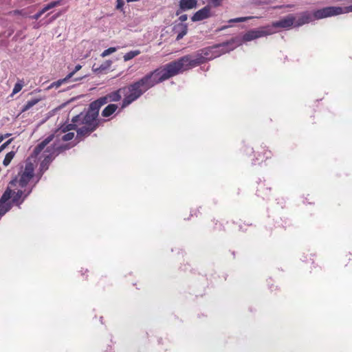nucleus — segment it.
<instances>
[{
  "mask_svg": "<svg viewBox=\"0 0 352 352\" xmlns=\"http://www.w3.org/2000/svg\"><path fill=\"white\" fill-rule=\"evenodd\" d=\"M108 102H109V100L105 95L92 102L90 105L99 112L100 107Z\"/></svg>",
  "mask_w": 352,
  "mask_h": 352,
  "instance_id": "15",
  "label": "nucleus"
},
{
  "mask_svg": "<svg viewBox=\"0 0 352 352\" xmlns=\"http://www.w3.org/2000/svg\"><path fill=\"white\" fill-rule=\"evenodd\" d=\"M98 115L99 112L89 104L88 110L85 113H81L72 118V124H63L57 129L53 134L50 135L39 143L34 148V153L36 155H38L45 147L53 140L54 137L58 138L60 135L65 133L66 131L76 129L75 126H77L78 124H87L91 126H94V128L97 129L99 125V120H98Z\"/></svg>",
  "mask_w": 352,
  "mask_h": 352,
  "instance_id": "3",
  "label": "nucleus"
},
{
  "mask_svg": "<svg viewBox=\"0 0 352 352\" xmlns=\"http://www.w3.org/2000/svg\"><path fill=\"white\" fill-rule=\"evenodd\" d=\"M342 14L352 12V5L349 6L341 7Z\"/></svg>",
  "mask_w": 352,
  "mask_h": 352,
  "instance_id": "33",
  "label": "nucleus"
},
{
  "mask_svg": "<svg viewBox=\"0 0 352 352\" xmlns=\"http://www.w3.org/2000/svg\"><path fill=\"white\" fill-rule=\"evenodd\" d=\"M25 189L24 190H22V192H24V193H23V196L21 198H24V200L30 195V193L32 192V188H30V187H24Z\"/></svg>",
  "mask_w": 352,
  "mask_h": 352,
  "instance_id": "29",
  "label": "nucleus"
},
{
  "mask_svg": "<svg viewBox=\"0 0 352 352\" xmlns=\"http://www.w3.org/2000/svg\"><path fill=\"white\" fill-rule=\"evenodd\" d=\"M313 14L316 20L341 14L342 10L340 6H329L315 10Z\"/></svg>",
  "mask_w": 352,
  "mask_h": 352,
  "instance_id": "6",
  "label": "nucleus"
},
{
  "mask_svg": "<svg viewBox=\"0 0 352 352\" xmlns=\"http://www.w3.org/2000/svg\"><path fill=\"white\" fill-rule=\"evenodd\" d=\"M23 88V83L21 82H18L14 85V87L12 89V92L11 96H14V94L19 92Z\"/></svg>",
  "mask_w": 352,
  "mask_h": 352,
  "instance_id": "25",
  "label": "nucleus"
},
{
  "mask_svg": "<svg viewBox=\"0 0 352 352\" xmlns=\"http://www.w3.org/2000/svg\"><path fill=\"white\" fill-rule=\"evenodd\" d=\"M70 131H66L65 135H63L60 139L63 140V141H69V140H71L74 138V133L73 132H69Z\"/></svg>",
  "mask_w": 352,
  "mask_h": 352,
  "instance_id": "24",
  "label": "nucleus"
},
{
  "mask_svg": "<svg viewBox=\"0 0 352 352\" xmlns=\"http://www.w3.org/2000/svg\"><path fill=\"white\" fill-rule=\"evenodd\" d=\"M65 3V0H57V1H51L50 3L44 6V7L41 10H39L38 12H36L35 14L31 16L30 18L34 20H38L47 11H48L55 7L64 5Z\"/></svg>",
  "mask_w": 352,
  "mask_h": 352,
  "instance_id": "10",
  "label": "nucleus"
},
{
  "mask_svg": "<svg viewBox=\"0 0 352 352\" xmlns=\"http://www.w3.org/2000/svg\"><path fill=\"white\" fill-rule=\"evenodd\" d=\"M116 51H117V47H109L102 52V53L101 54V56L102 57L107 56Z\"/></svg>",
  "mask_w": 352,
  "mask_h": 352,
  "instance_id": "26",
  "label": "nucleus"
},
{
  "mask_svg": "<svg viewBox=\"0 0 352 352\" xmlns=\"http://www.w3.org/2000/svg\"><path fill=\"white\" fill-rule=\"evenodd\" d=\"M83 77H80L79 78H78V80H80V79H82ZM75 80H77V79H76Z\"/></svg>",
  "mask_w": 352,
  "mask_h": 352,
  "instance_id": "41",
  "label": "nucleus"
},
{
  "mask_svg": "<svg viewBox=\"0 0 352 352\" xmlns=\"http://www.w3.org/2000/svg\"><path fill=\"white\" fill-rule=\"evenodd\" d=\"M223 0H210L214 7H218L221 4Z\"/></svg>",
  "mask_w": 352,
  "mask_h": 352,
  "instance_id": "35",
  "label": "nucleus"
},
{
  "mask_svg": "<svg viewBox=\"0 0 352 352\" xmlns=\"http://www.w3.org/2000/svg\"><path fill=\"white\" fill-rule=\"evenodd\" d=\"M12 190L8 187L0 198V219L12 208V203L8 200L12 197Z\"/></svg>",
  "mask_w": 352,
  "mask_h": 352,
  "instance_id": "7",
  "label": "nucleus"
},
{
  "mask_svg": "<svg viewBox=\"0 0 352 352\" xmlns=\"http://www.w3.org/2000/svg\"><path fill=\"white\" fill-rule=\"evenodd\" d=\"M23 193H24V192H22V190H19L16 192L12 191V196L13 195L12 203L17 206L19 208H20L21 204L24 201V198H21Z\"/></svg>",
  "mask_w": 352,
  "mask_h": 352,
  "instance_id": "17",
  "label": "nucleus"
},
{
  "mask_svg": "<svg viewBox=\"0 0 352 352\" xmlns=\"http://www.w3.org/2000/svg\"><path fill=\"white\" fill-rule=\"evenodd\" d=\"M239 38L221 44L203 48L193 54L184 56L176 60L167 63L173 76L185 71L197 67L208 60H210L221 54L233 50L236 45H241Z\"/></svg>",
  "mask_w": 352,
  "mask_h": 352,
  "instance_id": "1",
  "label": "nucleus"
},
{
  "mask_svg": "<svg viewBox=\"0 0 352 352\" xmlns=\"http://www.w3.org/2000/svg\"><path fill=\"white\" fill-rule=\"evenodd\" d=\"M127 2L137 1L138 0H126Z\"/></svg>",
  "mask_w": 352,
  "mask_h": 352,
  "instance_id": "40",
  "label": "nucleus"
},
{
  "mask_svg": "<svg viewBox=\"0 0 352 352\" xmlns=\"http://www.w3.org/2000/svg\"><path fill=\"white\" fill-rule=\"evenodd\" d=\"M210 16V7L206 6L199 10L197 11L191 17L193 22L202 21Z\"/></svg>",
  "mask_w": 352,
  "mask_h": 352,
  "instance_id": "12",
  "label": "nucleus"
},
{
  "mask_svg": "<svg viewBox=\"0 0 352 352\" xmlns=\"http://www.w3.org/2000/svg\"><path fill=\"white\" fill-rule=\"evenodd\" d=\"M25 189L24 190H22V192H24V193H23V196L21 198H24V200L30 195V193L32 192V188H30V187H24Z\"/></svg>",
  "mask_w": 352,
  "mask_h": 352,
  "instance_id": "30",
  "label": "nucleus"
},
{
  "mask_svg": "<svg viewBox=\"0 0 352 352\" xmlns=\"http://www.w3.org/2000/svg\"><path fill=\"white\" fill-rule=\"evenodd\" d=\"M122 94H123L122 87L119 89L110 92L107 94V96L109 102H118L122 98Z\"/></svg>",
  "mask_w": 352,
  "mask_h": 352,
  "instance_id": "16",
  "label": "nucleus"
},
{
  "mask_svg": "<svg viewBox=\"0 0 352 352\" xmlns=\"http://www.w3.org/2000/svg\"><path fill=\"white\" fill-rule=\"evenodd\" d=\"M228 28V26H226H226H223L222 28H221L219 29V30H225V29H226V28Z\"/></svg>",
  "mask_w": 352,
  "mask_h": 352,
  "instance_id": "39",
  "label": "nucleus"
},
{
  "mask_svg": "<svg viewBox=\"0 0 352 352\" xmlns=\"http://www.w3.org/2000/svg\"><path fill=\"white\" fill-rule=\"evenodd\" d=\"M10 140L7 141L6 142H5L4 144H3L1 146H0V151L3 149L5 147H6V146L10 142Z\"/></svg>",
  "mask_w": 352,
  "mask_h": 352,
  "instance_id": "37",
  "label": "nucleus"
},
{
  "mask_svg": "<svg viewBox=\"0 0 352 352\" xmlns=\"http://www.w3.org/2000/svg\"><path fill=\"white\" fill-rule=\"evenodd\" d=\"M96 129V128H94V126H91L87 124H82L81 127L76 129L77 138L81 140L84 138L89 136Z\"/></svg>",
  "mask_w": 352,
  "mask_h": 352,
  "instance_id": "14",
  "label": "nucleus"
},
{
  "mask_svg": "<svg viewBox=\"0 0 352 352\" xmlns=\"http://www.w3.org/2000/svg\"><path fill=\"white\" fill-rule=\"evenodd\" d=\"M69 148L67 144L61 145L59 146H56L53 145V146L48 151L50 153L45 156V159L41 163V167H43L47 164L50 163L56 155H58L61 152Z\"/></svg>",
  "mask_w": 352,
  "mask_h": 352,
  "instance_id": "9",
  "label": "nucleus"
},
{
  "mask_svg": "<svg viewBox=\"0 0 352 352\" xmlns=\"http://www.w3.org/2000/svg\"><path fill=\"white\" fill-rule=\"evenodd\" d=\"M81 68L82 66L80 65H76L74 69L67 75V78L70 79L75 74V73L79 71Z\"/></svg>",
  "mask_w": 352,
  "mask_h": 352,
  "instance_id": "32",
  "label": "nucleus"
},
{
  "mask_svg": "<svg viewBox=\"0 0 352 352\" xmlns=\"http://www.w3.org/2000/svg\"><path fill=\"white\" fill-rule=\"evenodd\" d=\"M295 23V16L293 14H289L287 16L280 19L279 21H274L271 25H267V28H272V30L275 29H289Z\"/></svg>",
  "mask_w": 352,
  "mask_h": 352,
  "instance_id": "8",
  "label": "nucleus"
},
{
  "mask_svg": "<svg viewBox=\"0 0 352 352\" xmlns=\"http://www.w3.org/2000/svg\"><path fill=\"white\" fill-rule=\"evenodd\" d=\"M34 164L31 162H26L25 167L21 166L17 176L13 178L9 184L11 186H14L18 183L21 188L26 187L34 177Z\"/></svg>",
  "mask_w": 352,
  "mask_h": 352,
  "instance_id": "4",
  "label": "nucleus"
},
{
  "mask_svg": "<svg viewBox=\"0 0 352 352\" xmlns=\"http://www.w3.org/2000/svg\"><path fill=\"white\" fill-rule=\"evenodd\" d=\"M175 30L177 31L176 40L179 41L187 34L188 26L186 24L180 23L175 27Z\"/></svg>",
  "mask_w": 352,
  "mask_h": 352,
  "instance_id": "18",
  "label": "nucleus"
},
{
  "mask_svg": "<svg viewBox=\"0 0 352 352\" xmlns=\"http://www.w3.org/2000/svg\"><path fill=\"white\" fill-rule=\"evenodd\" d=\"M118 109V105L115 104H110L107 105L102 111L103 117H109L112 115Z\"/></svg>",
  "mask_w": 352,
  "mask_h": 352,
  "instance_id": "19",
  "label": "nucleus"
},
{
  "mask_svg": "<svg viewBox=\"0 0 352 352\" xmlns=\"http://www.w3.org/2000/svg\"><path fill=\"white\" fill-rule=\"evenodd\" d=\"M315 20L314 14L309 12H303L300 14V16L296 21L294 26L299 27L304 24L309 23V22Z\"/></svg>",
  "mask_w": 352,
  "mask_h": 352,
  "instance_id": "13",
  "label": "nucleus"
},
{
  "mask_svg": "<svg viewBox=\"0 0 352 352\" xmlns=\"http://www.w3.org/2000/svg\"><path fill=\"white\" fill-rule=\"evenodd\" d=\"M188 19V16L187 14H182L179 17V20L181 21V22H184V21H186Z\"/></svg>",
  "mask_w": 352,
  "mask_h": 352,
  "instance_id": "36",
  "label": "nucleus"
},
{
  "mask_svg": "<svg viewBox=\"0 0 352 352\" xmlns=\"http://www.w3.org/2000/svg\"><path fill=\"white\" fill-rule=\"evenodd\" d=\"M14 155H15L14 151H10V152L8 153L3 161V164L5 166H8L10 164V163L11 162L12 160L14 158Z\"/></svg>",
  "mask_w": 352,
  "mask_h": 352,
  "instance_id": "23",
  "label": "nucleus"
},
{
  "mask_svg": "<svg viewBox=\"0 0 352 352\" xmlns=\"http://www.w3.org/2000/svg\"><path fill=\"white\" fill-rule=\"evenodd\" d=\"M197 6V0H180L179 9L177 10L175 14L179 15L182 12L195 8Z\"/></svg>",
  "mask_w": 352,
  "mask_h": 352,
  "instance_id": "11",
  "label": "nucleus"
},
{
  "mask_svg": "<svg viewBox=\"0 0 352 352\" xmlns=\"http://www.w3.org/2000/svg\"><path fill=\"white\" fill-rule=\"evenodd\" d=\"M25 189L24 190H22V192H24V193H23V196L21 198H24V200L30 195V193L32 192V188H30V187H24Z\"/></svg>",
  "mask_w": 352,
  "mask_h": 352,
  "instance_id": "31",
  "label": "nucleus"
},
{
  "mask_svg": "<svg viewBox=\"0 0 352 352\" xmlns=\"http://www.w3.org/2000/svg\"><path fill=\"white\" fill-rule=\"evenodd\" d=\"M251 18L252 17H250V16L234 18V19H230L228 21V23H231L245 22Z\"/></svg>",
  "mask_w": 352,
  "mask_h": 352,
  "instance_id": "27",
  "label": "nucleus"
},
{
  "mask_svg": "<svg viewBox=\"0 0 352 352\" xmlns=\"http://www.w3.org/2000/svg\"><path fill=\"white\" fill-rule=\"evenodd\" d=\"M40 99L38 98H34L32 100H28L23 107L22 111H26L31 109L33 106L39 102Z\"/></svg>",
  "mask_w": 352,
  "mask_h": 352,
  "instance_id": "21",
  "label": "nucleus"
},
{
  "mask_svg": "<svg viewBox=\"0 0 352 352\" xmlns=\"http://www.w3.org/2000/svg\"><path fill=\"white\" fill-rule=\"evenodd\" d=\"M173 75L168 67L167 64L162 67L157 68L153 72L146 74L140 80L122 87L124 99L122 103V108H124L138 100L149 89L155 85L162 82Z\"/></svg>",
  "mask_w": 352,
  "mask_h": 352,
  "instance_id": "2",
  "label": "nucleus"
},
{
  "mask_svg": "<svg viewBox=\"0 0 352 352\" xmlns=\"http://www.w3.org/2000/svg\"><path fill=\"white\" fill-rule=\"evenodd\" d=\"M124 5V0H117L116 1V8L117 9H122V7Z\"/></svg>",
  "mask_w": 352,
  "mask_h": 352,
  "instance_id": "34",
  "label": "nucleus"
},
{
  "mask_svg": "<svg viewBox=\"0 0 352 352\" xmlns=\"http://www.w3.org/2000/svg\"><path fill=\"white\" fill-rule=\"evenodd\" d=\"M140 54V50L130 51L124 55V56H123L124 60V61L130 60L133 59V58H135V56H137L138 55H139Z\"/></svg>",
  "mask_w": 352,
  "mask_h": 352,
  "instance_id": "22",
  "label": "nucleus"
},
{
  "mask_svg": "<svg viewBox=\"0 0 352 352\" xmlns=\"http://www.w3.org/2000/svg\"><path fill=\"white\" fill-rule=\"evenodd\" d=\"M275 33L274 30H272V28L261 27L257 29H253L248 31L243 35L242 40L243 41H251L252 40L263 37L267 35H271Z\"/></svg>",
  "mask_w": 352,
  "mask_h": 352,
  "instance_id": "5",
  "label": "nucleus"
},
{
  "mask_svg": "<svg viewBox=\"0 0 352 352\" xmlns=\"http://www.w3.org/2000/svg\"><path fill=\"white\" fill-rule=\"evenodd\" d=\"M112 63V61L107 60L104 63L100 65V66H96V64L93 66V71L96 73H100L104 70L108 69Z\"/></svg>",
  "mask_w": 352,
  "mask_h": 352,
  "instance_id": "20",
  "label": "nucleus"
},
{
  "mask_svg": "<svg viewBox=\"0 0 352 352\" xmlns=\"http://www.w3.org/2000/svg\"><path fill=\"white\" fill-rule=\"evenodd\" d=\"M59 16V14H56V15L53 16L52 18V21L55 20L56 18Z\"/></svg>",
  "mask_w": 352,
  "mask_h": 352,
  "instance_id": "38",
  "label": "nucleus"
},
{
  "mask_svg": "<svg viewBox=\"0 0 352 352\" xmlns=\"http://www.w3.org/2000/svg\"><path fill=\"white\" fill-rule=\"evenodd\" d=\"M69 78H67V76L64 78L63 79L58 80L56 82H54L52 85V87H60L63 82H67Z\"/></svg>",
  "mask_w": 352,
  "mask_h": 352,
  "instance_id": "28",
  "label": "nucleus"
}]
</instances>
